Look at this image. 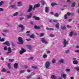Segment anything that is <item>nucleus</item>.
<instances>
[{
    "label": "nucleus",
    "instance_id": "f257e3e1",
    "mask_svg": "<svg viewBox=\"0 0 79 79\" xmlns=\"http://www.w3.org/2000/svg\"><path fill=\"white\" fill-rule=\"evenodd\" d=\"M40 6V4L39 3L37 4L34 5L33 8H32L33 6H32L30 5L29 6V8L28 10H27V12L28 13H29V12H31V11H32V9L34 10L36 8H39Z\"/></svg>",
    "mask_w": 79,
    "mask_h": 79
},
{
    "label": "nucleus",
    "instance_id": "f03ea898",
    "mask_svg": "<svg viewBox=\"0 0 79 79\" xmlns=\"http://www.w3.org/2000/svg\"><path fill=\"white\" fill-rule=\"evenodd\" d=\"M50 64H51L50 62L48 61H46L45 64L46 68H47V69H49V67H50Z\"/></svg>",
    "mask_w": 79,
    "mask_h": 79
},
{
    "label": "nucleus",
    "instance_id": "7ed1b4c3",
    "mask_svg": "<svg viewBox=\"0 0 79 79\" xmlns=\"http://www.w3.org/2000/svg\"><path fill=\"white\" fill-rule=\"evenodd\" d=\"M18 40L19 42L17 43L18 44H21V45L23 44V38L21 37H19L18 38Z\"/></svg>",
    "mask_w": 79,
    "mask_h": 79
},
{
    "label": "nucleus",
    "instance_id": "20e7f679",
    "mask_svg": "<svg viewBox=\"0 0 79 79\" xmlns=\"http://www.w3.org/2000/svg\"><path fill=\"white\" fill-rule=\"evenodd\" d=\"M41 41L42 43H44V44H48V42L45 40V38H41Z\"/></svg>",
    "mask_w": 79,
    "mask_h": 79
},
{
    "label": "nucleus",
    "instance_id": "39448f33",
    "mask_svg": "<svg viewBox=\"0 0 79 79\" xmlns=\"http://www.w3.org/2000/svg\"><path fill=\"white\" fill-rule=\"evenodd\" d=\"M68 44V41H67L65 39H64L63 42V44L64 45V47H66V45Z\"/></svg>",
    "mask_w": 79,
    "mask_h": 79
},
{
    "label": "nucleus",
    "instance_id": "423d86ee",
    "mask_svg": "<svg viewBox=\"0 0 79 79\" xmlns=\"http://www.w3.org/2000/svg\"><path fill=\"white\" fill-rule=\"evenodd\" d=\"M21 49L22 50L20 51L19 52L20 54H22L23 53H24V52H26V51L24 49L22 48Z\"/></svg>",
    "mask_w": 79,
    "mask_h": 79
},
{
    "label": "nucleus",
    "instance_id": "0eeeda50",
    "mask_svg": "<svg viewBox=\"0 0 79 79\" xmlns=\"http://www.w3.org/2000/svg\"><path fill=\"white\" fill-rule=\"evenodd\" d=\"M11 53V49L10 47H9L8 49V52H7L6 53L7 55H8L9 53Z\"/></svg>",
    "mask_w": 79,
    "mask_h": 79
},
{
    "label": "nucleus",
    "instance_id": "6e6552de",
    "mask_svg": "<svg viewBox=\"0 0 79 79\" xmlns=\"http://www.w3.org/2000/svg\"><path fill=\"white\" fill-rule=\"evenodd\" d=\"M18 27L22 28L21 31H23L24 29V27L22 25H19L18 26Z\"/></svg>",
    "mask_w": 79,
    "mask_h": 79
},
{
    "label": "nucleus",
    "instance_id": "1a4fd4ad",
    "mask_svg": "<svg viewBox=\"0 0 79 79\" xmlns=\"http://www.w3.org/2000/svg\"><path fill=\"white\" fill-rule=\"evenodd\" d=\"M64 60L63 59H61L59 61V62L60 63H65Z\"/></svg>",
    "mask_w": 79,
    "mask_h": 79
},
{
    "label": "nucleus",
    "instance_id": "9d476101",
    "mask_svg": "<svg viewBox=\"0 0 79 79\" xmlns=\"http://www.w3.org/2000/svg\"><path fill=\"white\" fill-rule=\"evenodd\" d=\"M32 16V14L30 13V15H28L27 16V18L28 19H30Z\"/></svg>",
    "mask_w": 79,
    "mask_h": 79
},
{
    "label": "nucleus",
    "instance_id": "9b49d317",
    "mask_svg": "<svg viewBox=\"0 0 79 79\" xmlns=\"http://www.w3.org/2000/svg\"><path fill=\"white\" fill-rule=\"evenodd\" d=\"M33 18L35 19V20H40V18L35 16H33Z\"/></svg>",
    "mask_w": 79,
    "mask_h": 79
},
{
    "label": "nucleus",
    "instance_id": "f8f14e48",
    "mask_svg": "<svg viewBox=\"0 0 79 79\" xmlns=\"http://www.w3.org/2000/svg\"><path fill=\"white\" fill-rule=\"evenodd\" d=\"M18 3V6H22L23 5V4H22V2L21 1H19L17 2Z\"/></svg>",
    "mask_w": 79,
    "mask_h": 79
},
{
    "label": "nucleus",
    "instance_id": "ddd939ff",
    "mask_svg": "<svg viewBox=\"0 0 79 79\" xmlns=\"http://www.w3.org/2000/svg\"><path fill=\"white\" fill-rule=\"evenodd\" d=\"M61 76L63 77L64 79H66V76H67V74H61Z\"/></svg>",
    "mask_w": 79,
    "mask_h": 79
},
{
    "label": "nucleus",
    "instance_id": "4468645a",
    "mask_svg": "<svg viewBox=\"0 0 79 79\" xmlns=\"http://www.w3.org/2000/svg\"><path fill=\"white\" fill-rule=\"evenodd\" d=\"M10 7L13 8V9H17V7L15 5H12L10 6Z\"/></svg>",
    "mask_w": 79,
    "mask_h": 79
},
{
    "label": "nucleus",
    "instance_id": "2eb2a0df",
    "mask_svg": "<svg viewBox=\"0 0 79 79\" xmlns=\"http://www.w3.org/2000/svg\"><path fill=\"white\" fill-rule=\"evenodd\" d=\"M27 47L29 50H31L32 48V46L31 45H27Z\"/></svg>",
    "mask_w": 79,
    "mask_h": 79
},
{
    "label": "nucleus",
    "instance_id": "dca6fc26",
    "mask_svg": "<svg viewBox=\"0 0 79 79\" xmlns=\"http://www.w3.org/2000/svg\"><path fill=\"white\" fill-rule=\"evenodd\" d=\"M3 44L6 45H7V46H10V43H9V42L8 41H6V42L4 43H3Z\"/></svg>",
    "mask_w": 79,
    "mask_h": 79
},
{
    "label": "nucleus",
    "instance_id": "f3484780",
    "mask_svg": "<svg viewBox=\"0 0 79 79\" xmlns=\"http://www.w3.org/2000/svg\"><path fill=\"white\" fill-rule=\"evenodd\" d=\"M18 64L15 63L14 64V67L15 69H18Z\"/></svg>",
    "mask_w": 79,
    "mask_h": 79
},
{
    "label": "nucleus",
    "instance_id": "a211bd4d",
    "mask_svg": "<svg viewBox=\"0 0 79 79\" xmlns=\"http://www.w3.org/2000/svg\"><path fill=\"white\" fill-rule=\"evenodd\" d=\"M34 28L35 29L38 30V29H40V27H38L37 25H35L34 26Z\"/></svg>",
    "mask_w": 79,
    "mask_h": 79
},
{
    "label": "nucleus",
    "instance_id": "6ab92c4d",
    "mask_svg": "<svg viewBox=\"0 0 79 79\" xmlns=\"http://www.w3.org/2000/svg\"><path fill=\"white\" fill-rule=\"evenodd\" d=\"M7 66L8 67L9 69H11V63H8L7 64Z\"/></svg>",
    "mask_w": 79,
    "mask_h": 79
},
{
    "label": "nucleus",
    "instance_id": "aec40b11",
    "mask_svg": "<svg viewBox=\"0 0 79 79\" xmlns=\"http://www.w3.org/2000/svg\"><path fill=\"white\" fill-rule=\"evenodd\" d=\"M48 9H49L48 7H46L45 9V12H46V13H48V12H49V10H48Z\"/></svg>",
    "mask_w": 79,
    "mask_h": 79
},
{
    "label": "nucleus",
    "instance_id": "412c9836",
    "mask_svg": "<svg viewBox=\"0 0 79 79\" xmlns=\"http://www.w3.org/2000/svg\"><path fill=\"white\" fill-rule=\"evenodd\" d=\"M18 13H19V12H17L15 13L13 15V16H18Z\"/></svg>",
    "mask_w": 79,
    "mask_h": 79
},
{
    "label": "nucleus",
    "instance_id": "4be33fe9",
    "mask_svg": "<svg viewBox=\"0 0 79 79\" xmlns=\"http://www.w3.org/2000/svg\"><path fill=\"white\" fill-rule=\"evenodd\" d=\"M3 32H5L6 33L7 32H9V30L4 29L3 30Z\"/></svg>",
    "mask_w": 79,
    "mask_h": 79
},
{
    "label": "nucleus",
    "instance_id": "5701e85b",
    "mask_svg": "<svg viewBox=\"0 0 79 79\" xmlns=\"http://www.w3.org/2000/svg\"><path fill=\"white\" fill-rule=\"evenodd\" d=\"M74 34V32L73 31H72L70 32L69 34V35L70 37H72L73 35Z\"/></svg>",
    "mask_w": 79,
    "mask_h": 79
},
{
    "label": "nucleus",
    "instance_id": "b1692460",
    "mask_svg": "<svg viewBox=\"0 0 79 79\" xmlns=\"http://www.w3.org/2000/svg\"><path fill=\"white\" fill-rule=\"evenodd\" d=\"M35 36L34 35L32 34L30 35V38H32V39H34L35 38Z\"/></svg>",
    "mask_w": 79,
    "mask_h": 79
},
{
    "label": "nucleus",
    "instance_id": "393cba45",
    "mask_svg": "<svg viewBox=\"0 0 79 79\" xmlns=\"http://www.w3.org/2000/svg\"><path fill=\"white\" fill-rule=\"evenodd\" d=\"M25 71L26 70H21L19 72V74H23V73H24Z\"/></svg>",
    "mask_w": 79,
    "mask_h": 79
},
{
    "label": "nucleus",
    "instance_id": "a878e982",
    "mask_svg": "<svg viewBox=\"0 0 79 79\" xmlns=\"http://www.w3.org/2000/svg\"><path fill=\"white\" fill-rule=\"evenodd\" d=\"M73 63L75 64H77L78 63V62L77 60H74L73 61Z\"/></svg>",
    "mask_w": 79,
    "mask_h": 79
},
{
    "label": "nucleus",
    "instance_id": "bb28decb",
    "mask_svg": "<svg viewBox=\"0 0 79 79\" xmlns=\"http://www.w3.org/2000/svg\"><path fill=\"white\" fill-rule=\"evenodd\" d=\"M59 24H60L59 23H58L56 25V27L57 29H59Z\"/></svg>",
    "mask_w": 79,
    "mask_h": 79
},
{
    "label": "nucleus",
    "instance_id": "cd10ccee",
    "mask_svg": "<svg viewBox=\"0 0 79 79\" xmlns=\"http://www.w3.org/2000/svg\"><path fill=\"white\" fill-rule=\"evenodd\" d=\"M51 5L52 6H53L55 5H57V4L56 3H52L51 4Z\"/></svg>",
    "mask_w": 79,
    "mask_h": 79
},
{
    "label": "nucleus",
    "instance_id": "c85d7f7f",
    "mask_svg": "<svg viewBox=\"0 0 79 79\" xmlns=\"http://www.w3.org/2000/svg\"><path fill=\"white\" fill-rule=\"evenodd\" d=\"M74 69H76V70H77V71L79 70V66H78L77 67H74Z\"/></svg>",
    "mask_w": 79,
    "mask_h": 79
},
{
    "label": "nucleus",
    "instance_id": "c756f323",
    "mask_svg": "<svg viewBox=\"0 0 79 79\" xmlns=\"http://www.w3.org/2000/svg\"><path fill=\"white\" fill-rule=\"evenodd\" d=\"M54 16H55V17H59V14H58V13H56L54 15Z\"/></svg>",
    "mask_w": 79,
    "mask_h": 79
},
{
    "label": "nucleus",
    "instance_id": "7c9ffc66",
    "mask_svg": "<svg viewBox=\"0 0 79 79\" xmlns=\"http://www.w3.org/2000/svg\"><path fill=\"white\" fill-rule=\"evenodd\" d=\"M56 60L53 59L52 61V63H53V64H55V63H56Z\"/></svg>",
    "mask_w": 79,
    "mask_h": 79
},
{
    "label": "nucleus",
    "instance_id": "2f4dec72",
    "mask_svg": "<svg viewBox=\"0 0 79 79\" xmlns=\"http://www.w3.org/2000/svg\"><path fill=\"white\" fill-rule=\"evenodd\" d=\"M43 57L44 58H47V55L44 54V55L43 56Z\"/></svg>",
    "mask_w": 79,
    "mask_h": 79
},
{
    "label": "nucleus",
    "instance_id": "473e14b6",
    "mask_svg": "<svg viewBox=\"0 0 79 79\" xmlns=\"http://www.w3.org/2000/svg\"><path fill=\"white\" fill-rule=\"evenodd\" d=\"M1 39V37L0 36V41H1V42H4L5 41V40L4 38H3L2 39Z\"/></svg>",
    "mask_w": 79,
    "mask_h": 79
},
{
    "label": "nucleus",
    "instance_id": "72a5a7b5",
    "mask_svg": "<svg viewBox=\"0 0 79 79\" xmlns=\"http://www.w3.org/2000/svg\"><path fill=\"white\" fill-rule=\"evenodd\" d=\"M75 4L76 3L75 2L73 3L71 6V7H74Z\"/></svg>",
    "mask_w": 79,
    "mask_h": 79
},
{
    "label": "nucleus",
    "instance_id": "f704fd0d",
    "mask_svg": "<svg viewBox=\"0 0 79 79\" xmlns=\"http://www.w3.org/2000/svg\"><path fill=\"white\" fill-rule=\"evenodd\" d=\"M61 29H63V30H64L66 29V28L65 26H61Z\"/></svg>",
    "mask_w": 79,
    "mask_h": 79
},
{
    "label": "nucleus",
    "instance_id": "c9c22d12",
    "mask_svg": "<svg viewBox=\"0 0 79 79\" xmlns=\"http://www.w3.org/2000/svg\"><path fill=\"white\" fill-rule=\"evenodd\" d=\"M64 19H68V17L67 16V14H65L64 15Z\"/></svg>",
    "mask_w": 79,
    "mask_h": 79
},
{
    "label": "nucleus",
    "instance_id": "e433bc0d",
    "mask_svg": "<svg viewBox=\"0 0 79 79\" xmlns=\"http://www.w3.org/2000/svg\"><path fill=\"white\" fill-rule=\"evenodd\" d=\"M1 71L2 72H4L5 73V72H6V70L5 69H2Z\"/></svg>",
    "mask_w": 79,
    "mask_h": 79
},
{
    "label": "nucleus",
    "instance_id": "4c0bfd02",
    "mask_svg": "<svg viewBox=\"0 0 79 79\" xmlns=\"http://www.w3.org/2000/svg\"><path fill=\"white\" fill-rule=\"evenodd\" d=\"M6 27H10V24L8 23H6Z\"/></svg>",
    "mask_w": 79,
    "mask_h": 79
},
{
    "label": "nucleus",
    "instance_id": "58836bf2",
    "mask_svg": "<svg viewBox=\"0 0 79 79\" xmlns=\"http://www.w3.org/2000/svg\"><path fill=\"white\" fill-rule=\"evenodd\" d=\"M4 3V1H1L0 2V6H1Z\"/></svg>",
    "mask_w": 79,
    "mask_h": 79
},
{
    "label": "nucleus",
    "instance_id": "ea45409f",
    "mask_svg": "<svg viewBox=\"0 0 79 79\" xmlns=\"http://www.w3.org/2000/svg\"><path fill=\"white\" fill-rule=\"evenodd\" d=\"M47 30H52V31H53L54 29L53 28H46Z\"/></svg>",
    "mask_w": 79,
    "mask_h": 79
},
{
    "label": "nucleus",
    "instance_id": "a19ab883",
    "mask_svg": "<svg viewBox=\"0 0 79 79\" xmlns=\"http://www.w3.org/2000/svg\"><path fill=\"white\" fill-rule=\"evenodd\" d=\"M32 76L31 75H29L28 76H27L26 77L27 79H30V78H31V77Z\"/></svg>",
    "mask_w": 79,
    "mask_h": 79
},
{
    "label": "nucleus",
    "instance_id": "79ce46f5",
    "mask_svg": "<svg viewBox=\"0 0 79 79\" xmlns=\"http://www.w3.org/2000/svg\"><path fill=\"white\" fill-rule=\"evenodd\" d=\"M9 62H13V61H14V59H9Z\"/></svg>",
    "mask_w": 79,
    "mask_h": 79
},
{
    "label": "nucleus",
    "instance_id": "37998d69",
    "mask_svg": "<svg viewBox=\"0 0 79 79\" xmlns=\"http://www.w3.org/2000/svg\"><path fill=\"white\" fill-rule=\"evenodd\" d=\"M32 68H33V69H37V67L36 66H32Z\"/></svg>",
    "mask_w": 79,
    "mask_h": 79
},
{
    "label": "nucleus",
    "instance_id": "c03bdc74",
    "mask_svg": "<svg viewBox=\"0 0 79 79\" xmlns=\"http://www.w3.org/2000/svg\"><path fill=\"white\" fill-rule=\"evenodd\" d=\"M70 71H71V70H70V69H66V72H69Z\"/></svg>",
    "mask_w": 79,
    "mask_h": 79
},
{
    "label": "nucleus",
    "instance_id": "a18cd8bd",
    "mask_svg": "<svg viewBox=\"0 0 79 79\" xmlns=\"http://www.w3.org/2000/svg\"><path fill=\"white\" fill-rule=\"evenodd\" d=\"M4 11V10L3 9V8H0V12H1V11Z\"/></svg>",
    "mask_w": 79,
    "mask_h": 79
},
{
    "label": "nucleus",
    "instance_id": "49530a36",
    "mask_svg": "<svg viewBox=\"0 0 79 79\" xmlns=\"http://www.w3.org/2000/svg\"><path fill=\"white\" fill-rule=\"evenodd\" d=\"M55 77H56L55 76V75H53L51 76V78H52V79H54V78H55Z\"/></svg>",
    "mask_w": 79,
    "mask_h": 79
},
{
    "label": "nucleus",
    "instance_id": "de8ad7c7",
    "mask_svg": "<svg viewBox=\"0 0 79 79\" xmlns=\"http://www.w3.org/2000/svg\"><path fill=\"white\" fill-rule=\"evenodd\" d=\"M46 53H48V54H49L50 53H51V52L50 51H47Z\"/></svg>",
    "mask_w": 79,
    "mask_h": 79
},
{
    "label": "nucleus",
    "instance_id": "09e8293b",
    "mask_svg": "<svg viewBox=\"0 0 79 79\" xmlns=\"http://www.w3.org/2000/svg\"><path fill=\"white\" fill-rule=\"evenodd\" d=\"M66 53L68 54L69 53V50L68 49V50H67L65 52Z\"/></svg>",
    "mask_w": 79,
    "mask_h": 79
},
{
    "label": "nucleus",
    "instance_id": "8fccbe9b",
    "mask_svg": "<svg viewBox=\"0 0 79 79\" xmlns=\"http://www.w3.org/2000/svg\"><path fill=\"white\" fill-rule=\"evenodd\" d=\"M2 34L3 35V36H4V37H6V35L5 34L3 33H2Z\"/></svg>",
    "mask_w": 79,
    "mask_h": 79
},
{
    "label": "nucleus",
    "instance_id": "3c124183",
    "mask_svg": "<svg viewBox=\"0 0 79 79\" xmlns=\"http://www.w3.org/2000/svg\"><path fill=\"white\" fill-rule=\"evenodd\" d=\"M4 50H7V47L5 46L4 48Z\"/></svg>",
    "mask_w": 79,
    "mask_h": 79
},
{
    "label": "nucleus",
    "instance_id": "603ef678",
    "mask_svg": "<svg viewBox=\"0 0 79 79\" xmlns=\"http://www.w3.org/2000/svg\"><path fill=\"white\" fill-rule=\"evenodd\" d=\"M24 18V17H20L19 18V19L20 21L21 20H23V19Z\"/></svg>",
    "mask_w": 79,
    "mask_h": 79
},
{
    "label": "nucleus",
    "instance_id": "864d4df0",
    "mask_svg": "<svg viewBox=\"0 0 79 79\" xmlns=\"http://www.w3.org/2000/svg\"><path fill=\"white\" fill-rule=\"evenodd\" d=\"M50 36L51 37H55V35L53 34H51L50 35Z\"/></svg>",
    "mask_w": 79,
    "mask_h": 79
},
{
    "label": "nucleus",
    "instance_id": "5fc2aeb1",
    "mask_svg": "<svg viewBox=\"0 0 79 79\" xmlns=\"http://www.w3.org/2000/svg\"><path fill=\"white\" fill-rule=\"evenodd\" d=\"M44 33H41L40 34V37H42V36H44Z\"/></svg>",
    "mask_w": 79,
    "mask_h": 79
},
{
    "label": "nucleus",
    "instance_id": "6e6d98bb",
    "mask_svg": "<svg viewBox=\"0 0 79 79\" xmlns=\"http://www.w3.org/2000/svg\"><path fill=\"white\" fill-rule=\"evenodd\" d=\"M34 57H30V60H33V59H34Z\"/></svg>",
    "mask_w": 79,
    "mask_h": 79
},
{
    "label": "nucleus",
    "instance_id": "4d7b16f0",
    "mask_svg": "<svg viewBox=\"0 0 79 79\" xmlns=\"http://www.w3.org/2000/svg\"><path fill=\"white\" fill-rule=\"evenodd\" d=\"M30 24H31V25H34V22H32V21H30Z\"/></svg>",
    "mask_w": 79,
    "mask_h": 79
},
{
    "label": "nucleus",
    "instance_id": "13d9d810",
    "mask_svg": "<svg viewBox=\"0 0 79 79\" xmlns=\"http://www.w3.org/2000/svg\"><path fill=\"white\" fill-rule=\"evenodd\" d=\"M45 3H46L44 1H43L42 3V5H44L45 4Z\"/></svg>",
    "mask_w": 79,
    "mask_h": 79
},
{
    "label": "nucleus",
    "instance_id": "bf43d9fd",
    "mask_svg": "<svg viewBox=\"0 0 79 79\" xmlns=\"http://www.w3.org/2000/svg\"><path fill=\"white\" fill-rule=\"evenodd\" d=\"M67 27H68V28H71L72 27L71 26L69 25H68L67 26Z\"/></svg>",
    "mask_w": 79,
    "mask_h": 79
},
{
    "label": "nucleus",
    "instance_id": "052dcab7",
    "mask_svg": "<svg viewBox=\"0 0 79 79\" xmlns=\"http://www.w3.org/2000/svg\"><path fill=\"white\" fill-rule=\"evenodd\" d=\"M26 40H27V41H30L31 40V39H26Z\"/></svg>",
    "mask_w": 79,
    "mask_h": 79
},
{
    "label": "nucleus",
    "instance_id": "680f3d73",
    "mask_svg": "<svg viewBox=\"0 0 79 79\" xmlns=\"http://www.w3.org/2000/svg\"><path fill=\"white\" fill-rule=\"evenodd\" d=\"M53 22H54V23H56V22H57L58 21L56 20H53Z\"/></svg>",
    "mask_w": 79,
    "mask_h": 79
},
{
    "label": "nucleus",
    "instance_id": "e2e57ef3",
    "mask_svg": "<svg viewBox=\"0 0 79 79\" xmlns=\"http://www.w3.org/2000/svg\"><path fill=\"white\" fill-rule=\"evenodd\" d=\"M67 15H68V16H69L70 15H71V14L69 12H68L67 13Z\"/></svg>",
    "mask_w": 79,
    "mask_h": 79
},
{
    "label": "nucleus",
    "instance_id": "0e129e2a",
    "mask_svg": "<svg viewBox=\"0 0 79 79\" xmlns=\"http://www.w3.org/2000/svg\"><path fill=\"white\" fill-rule=\"evenodd\" d=\"M72 21V19H70L68 20V21H69V22H71Z\"/></svg>",
    "mask_w": 79,
    "mask_h": 79
},
{
    "label": "nucleus",
    "instance_id": "69168bd1",
    "mask_svg": "<svg viewBox=\"0 0 79 79\" xmlns=\"http://www.w3.org/2000/svg\"><path fill=\"white\" fill-rule=\"evenodd\" d=\"M49 22H50V23H52V19H50L49 20Z\"/></svg>",
    "mask_w": 79,
    "mask_h": 79
},
{
    "label": "nucleus",
    "instance_id": "338daca9",
    "mask_svg": "<svg viewBox=\"0 0 79 79\" xmlns=\"http://www.w3.org/2000/svg\"><path fill=\"white\" fill-rule=\"evenodd\" d=\"M24 68H26V69L28 68V66L27 65L25 66L24 67Z\"/></svg>",
    "mask_w": 79,
    "mask_h": 79
},
{
    "label": "nucleus",
    "instance_id": "774afa93",
    "mask_svg": "<svg viewBox=\"0 0 79 79\" xmlns=\"http://www.w3.org/2000/svg\"><path fill=\"white\" fill-rule=\"evenodd\" d=\"M75 52H77V53H79V50H76L75 51Z\"/></svg>",
    "mask_w": 79,
    "mask_h": 79
}]
</instances>
